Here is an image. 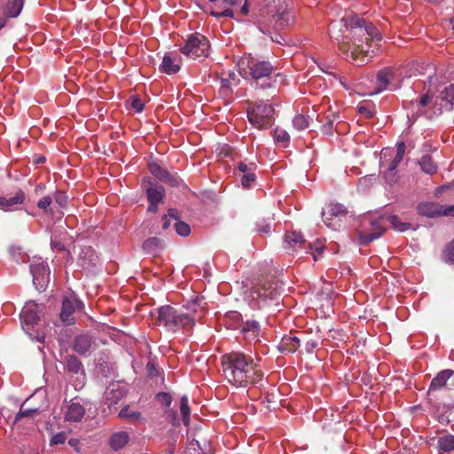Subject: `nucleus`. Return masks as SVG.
<instances>
[{
	"label": "nucleus",
	"mask_w": 454,
	"mask_h": 454,
	"mask_svg": "<svg viewBox=\"0 0 454 454\" xmlns=\"http://www.w3.org/2000/svg\"><path fill=\"white\" fill-rule=\"evenodd\" d=\"M329 35L337 41L340 51L347 59L358 66L373 58L374 51H369V41H380L381 35L370 21L357 15L343 17L329 25Z\"/></svg>",
	"instance_id": "obj_1"
},
{
	"label": "nucleus",
	"mask_w": 454,
	"mask_h": 454,
	"mask_svg": "<svg viewBox=\"0 0 454 454\" xmlns=\"http://www.w3.org/2000/svg\"><path fill=\"white\" fill-rule=\"evenodd\" d=\"M222 367L226 380L234 387H246L262 381L264 373L260 358L243 352H231L222 356Z\"/></svg>",
	"instance_id": "obj_2"
},
{
	"label": "nucleus",
	"mask_w": 454,
	"mask_h": 454,
	"mask_svg": "<svg viewBox=\"0 0 454 454\" xmlns=\"http://www.w3.org/2000/svg\"><path fill=\"white\" fill-rule=\"evenodd\" d=\"M260 18L256 20L259 30L264 35H271L275 31L290 27L294 24L295 18L284 0H262L259 8Z\"/></svg>",
	"instance_id": "obj_3"
},
{
	"label": "nucleus",
	"mask_w": 454,
	"mask_h": 454,
	"mask_svg": "<svg viewBox=\"0 0 454 454\" xmlns=\"http://www.w3.org/2000/svg\"><path fill=\"white\" fill-rule=\"evenodd\" d=\"M239 72L245 79H252L256 87L268 89L274 87L273 65L267 60H260L251 56L243 57L238 64Z\"/></svg>",
	"instance_id": "obj_4"
},
{
	"label": "nucleus",
	"mask_w": 454,
	"mask_h": 454,
	"mask_svg": "<svg viewBox=\"0 0 454 454\" xmlns=\"http://www.w3.org/2000/svg\"><path fill=\"white\" fill-rule=\"evenodd\" d=\"M156 312L155 324L164 326L169 332L183 331L189 333L195 325L194 316L173 306H160L156 309Z\"/></svg>",
	"instance_id": "obj_5"
},
{
	"label": "nucleus",
	"mask_w": 454,
	"mask_h": 454,
	"mask_svg": "<svg viewBox=\"0 0 454 454\" xmlns=\"http://www.w3.org/2000/svg\"><path fill=\"white\" fill-rule=\"evenodd\" d=\"M388 222L395 230L403 232L411 228L410 223L402 222L397 215H390L387 218L378 217L363 219L361 230L357 231L360 245H367L380 238L386 231L385 223Z\"/></svg>",
	"instance_id": "obj_6"
},
{
	"label": "nucleus",
	"mask_w": 454,
	"mask_h": 454,
	"mask_svg": "<svg viewBox=\"0 0 454 454\" xmlns=\"http://www.w3.org/2000/svg\"><path fill=\"white\" fill-rule=\"evenodd\" d=\"M43 309L33 301H27L20 313V321L23 330L33 339L43 341L44 334L39 333L40 314Z\"/></svg>",
	"instance_id": "obj_7"
},
{
	"label": "nucleus",
	"mask_w": 454,
	"mask_h": 454,
	"mask_svg": "<svg viewBox=\"0 0 454 454\" xmlns=\"http://www.w3.org/2000/svg\"><path fill=\"white\" fill-rule=\"evenodd\" d=\"M247 114L249 121L258 129H268L272 125L274 108L270 105L261 102L248 107Z\"/></svg>",
	"instance_id": "obj_8"
},
{
	"label": "nucleus",
	"mask_w": 454,
	"mask_h": 454,
	"mask_svg": "<svg viewBox=\"0 0 454 454\" xmlns=\"http://www.w3.org/2000/svg\"><path fill=\"white\" fill-rule=\"evenodd\" d=\"M180 51L184 55L192 59L207 57L209 54V42L206 36L200 34H192L189 35Z\"/></svg>",
	"instance_id": "obj_9"
},
{
	"label": "nucleus",
	"mask_w": 454,
	"mask_h": 454,
	"mask_svg": "<svg viewBox=\"0 0 454 454\" xmlns=\"http://www.w3.org/2000/svg\"><path fill=\"white\" fill-rule=\"evenodd\" d=\"M33 284L39 292L46 289L50 280V270L41 257H34L30 263Z\"/></svg>",
	"instance_id": "obj_10"
},
{
	"label": "nucleus",
	"mask_w": 454,
	"mask_h": 454,
	"mask_svg": "<svg viewBox=\"0 0 454 454\" xmlns=\"http://www.w3.org/2000/svg\"><path fill=\"white\" fill-rule=\"evenodd\" d=\"M347 213V209L343 205L338 203L330 204L327 211L322 212L323 221L328 228L337 231L340 228Z\"/></svg>",
	"instance_id": "obj_11"
},
{
	"label": "nucleus",
	"mask_w": 454,
	"mask_h": 454,
	"mask_svg": "<svg viewBox=\"0 0 454 454\" xmlns=\"http://www.w3.org/2000/svg\"><path fill=\"white\" fill-rule=\"evenodd\" d=\"M436 97L434 93L428 89L427 92L421 94L416 100L411 101V106L417 115L427 114L429 110L434 114H441L442 111H438L436 104H434Z\"/></svg>",
	"instance_id": "obj_12"
},
{
	"label": "nucleus",
	"mask_w": 454,
	"mask_h": 454,
	"mask_svg": "<svg viewBox=\"0 0 454 454\" xmlns=\"http://www.w3.org/2000/svg\"><path fill=\"white\" fill-rule=\"evenodd\" d=\"M281 285L278 281L263 280L254 286L253 294L263 301H275L280 294Z\"/></svg>",
	"instance_id": "obj_13"
},
{
	"label": "nucleus",
	"mask_w": 454,
	"mask_h": 454,
	"mask_svg": "<svg viewBox=\"0 0 454 454\" xmlns=\"http://www.w3.org/2000/svg\"><path fill=\"white\" fill-rule=\"evenodd\" d=\"M442 389L454 390V371L446 369L438 372L432 380L427 394L432 395Z\"/></svg>",
	"instance_id": "obj_14"
},
{
	"label": "nucleus",
	"mask_w": 454,
	"mask_h": 454,
	"mask_svg": "<svg viewBox=\"0 0 454 454\" xmlns=\"http://www.w3.org/2000/svg\"><path fill=\"white\" fill-rule=\"evenodd\" d=\"M73 349L81 356H89L98 348L95 337L90 333H81L74 337L72 345Z\"/></svg>",
	"instance_id": "obj_15"
},
{
	"label": "nucleus",
	"mask_w": 454,
	"mask_h": 454,
	"mask_svg": "<svg viewBox=\"0 0 454 454\" xmlns=\"http://www.w3.org/2000/svg\"><path fill=\"white\" fill-rule=\"evenodd\" d=\"M434 104L438 111L454 109V83L445 86L436 97Z\"/></svg>",
	"instance_id": "obj_16"
},
{
	"label": "nucleus",
	"mask_w": 454,
	"mask_h": 454,
	"mask_svg": "<svg viewBox=\"0 0 454 454\" xmlns=\"http://www.w3.org/2000/svg\"><path fill=\"white\" fill-rule=\"evenodd\" d=\"M432 415L440 424L454 427V405L435 404L432 409Z\"/></svg>",
	"instance_id": "obj_17"
},
{
	"label": "nucleus",
	"mask_w": 454,
	"mask_h": 454,
	"mask_svg": "<svg viewBox=\"0 0 454 454\" xmlns=\"http://www.w3.org/2000/svg\"><path fill=\"white\" fill-rule=\"evenodd\" d=\"M82 306V301L68 297H64L62 301V308L59 314L61 321L67 325H71L75 323V319L74 317V313L75 310V308H80Z\"/></svg>",
	"instance_id": "obj_18"
},
{
	"label": "nucleus",
	"mask_w": 454,
	"mask_h": 454,
	"mask_svg": "<svg viewBox=\"0 0 454 454\" xmlns=\"http://www.w3.org/2000/svg\"><path fill=\"white\" fill-rule=\"evenodd\" d=\"M301 336H297L293 333L283 336L279 343V350L281 352L294 353L301 346V342L303 340L302 337L305 336L303 333H300Z\"/></svg>",
	"instance_id": "obj_19"
},
{
	"label": "nucleus",
	"mask_w": 454,
	"mask_h": 454,
	"mask_svg": "<svg viewBox=\"0 0 454 454\" xmlns=\"http://www.w3.org/2000/svg\"><path fill=\"white\" fill-rule=\"evenodd\" d=\"M26 200V194L22 190H19L14 196H0V209L4 211L13 210L22 205Z\"/></svg>",
	"instance_id": "obj_20"
},
{
	"label": "nucleus",
	"mask_w": 454,
	"mask_h": 454,
	"mask_svg": "<svg viewBox=\"0 0 454 454\" xmlns=\"http://www.w3.org/2000/svg\"><path fill=\"white\" fill-rule=\"evenodd\" d=\"M419 215L434 218L442 215V206L435 202H421L418 205Z\"/></svg>",
	"instance_id": "obj_21"
},
{
	"label": "nucleus",
	"mask_w": 454,
	"mask_h": 454,
	"mask_svg": "<svg viewBox=\"0 0 454 454\" xmlns=\"http://www.w3.org/2000/svg\"><path fill=\"white\" fill-rule=\"evenodd\" d=\"M340 118V114L337 112L329 111L328 113L325 114L320 121L324 122L322 125L321 130L325 135H331L333 134V129H335L338 133L340 131L339 130V125L340 123H337L336 126H333V123L335 121H337Z\"/></svg>",
	"instance_id": "obj_22"
},
{
	"label": "nucleus",
	"mask_w": 454,
	"mask_h": 454,
	"mask_svg": "<svg viewBox=\"0 0 454 454\" xmlns=\"http://www.w3.org/2000/svg\"><path fill=\"white\" fill-rule=\"evenodd\" d=\"M238 168L241 173H243L241 178L242 185L246 188H248L250 184L254 183L256 179V176L254 174V170L256 168L255 164H246L244 162H239L238 165Z\"/></svg>",
	"instance_id": "obj_23"
},
{
	"label": "nucleus",
	"mask_w": 454,
	"mask_h": 454,
	"mask_svg": "<svg viewBox=\"0 0 454 454\" xmlns=\"http://www.w3.org/2000/svg\"><path fill=\"white\" fill-rule=\"evenodd\" d=\"M303 236L297 231L286 232L285 236V247L295 251L305 245Z\"/></svg>",
	"instance_id": "obj_24"
},
{
	"label": "nucleus",
	"mask_w": 454,
	"mask_h": 454,
	"mask_svg": "<svg viewBox=\"0 0 454 454\" xmlns=\"http://www.w3.org/2000/svg\"><path fill=\"white\" fill-rule=\"evenodd\" d=\"M85 409L79 403H71L65 412V419L67 421L78 422L83 418Z\"/></svg>",
	"instance_id": "obj_25"
},
{
	"label": "nucleus",
	"mask_w": 454,
	"mask_h": 454,
	"mask_svg": "<svg viewBox=\"0 0 454 454\" xmlns=\"http://www.w3.org/2000/svg\"><path fill=\"white\" fill-rule=\"evenodd\" d=\"M65 369L73 374L85 372L82 361L75 355H67L65 357Z\"/></svg>",
	"instance_id": "obj_26"
},
{
	"label": "nucleus",
	"mask_w": 454,
	"mask_h": 454,
	"mask_svg": "<svg viewBox=\"0 0 454 454\" xmlns=\"http://www.w3.org/2000/svg\"><path fill=\"white\" fill-rule=\"evenodd\" d=\"M393 78L394 71L391 68L380 70L377 74V92H381L387 90Z\"/></svg>",
	"instance_id": "obj_27"
},
{
	"label": "nucleus",
	"mask_w": 454,
	"mask_h": 454,
	"mask_svg": "<svg viewBox=\"0 0 454 454\" xmlns=\"http://www.w3.org/2000/svg\"><path fill=\"white\" fill-rule=\"evenodd\" d=\"M25 0H8L4 7V14L8 18H16L21 12Z\"/></svg>",
	"instance_id": "obj_28"
},
{
	"label": "nucleus",
	"mask_w": 454,
	"mask_h": 454,
	"mask_svg": "<svg viewBox=\"0 0 454 454\" xmlns=\"http://www.w3.org/2000/svg\"><path fill=\"white\" fill-rule=\"evenodd\" d=\"M129 440L128 433L120 431L114 433L109 438V446L114 450H119L122 449Z\"/></svg>",
	"instance_id": "obj_29"
},
{
	"label": "nucleus",
	"mask_w": 454,
	"mask_h": 454,
	"mask_svg": "<svg viewBox=\"0 0 454 454\" xmlns=\"http://www.w3.org/2000/svg\"><path fill=\"white\" fill-rule=\"evenodd\" d=\"M437 450L441 453L450 452L454 450V435L444 434L437 439Z\"/></svg>",
	"instance_id": "obj_30"
},
{
	"label": "nucleus",
	"mask_w": 454,
	"mask_h": 454,
	"mask_svg": "<svg viewBox=\"0 0 454 454\" xmlns=\"http://www.w3.org/2000/svg\"><path fill=\"white\" fill-rule=\"evenodd\" d=\"M246 339L255 340L260 333V325L255 320H247L242 327Z\"/></svg>",
	"instance_id": "obj_31"
},
{
	"label": "nucleus",
	"mask_w": 454,
	"mask_h": 454,
	"mask_svg": "<svg viewBox=\"0 0 454 454\" xmlns=\"http://www.w3.org/2000/svg\"><path fill=\"white\" fill-rule=\"evenodd\" d=\"M165 190L160 185L150 186L146 189V195L149 203L159 204L164 198Z\"/></svg>",
	"instance_id": "obj_32"
},
{
	"label": "nucleus",
	"mask_w": 454,
	"mask_h": 454,
	"mask_svg": "<svg viewBox=\"0 0 454 454\" xmlns=\"http://www.w3.org/2000/svg\"><path fill=\"white\" fill-rule=\"evenodd\" d=\"M419 163L421 170L428 175H434L437 171V164L428 154L422 156Z\"/></svg>",
	"instance_id": "obj_33"
},
{
	"label": "nucleus",
	"mask_w": 454,
	"mask_h": 454,
	"mask_svg": "<svg viewBox=\"0 0 454 454\" xmlns=\"http://www.w3.org/2000/svg\"><path fill=\"white\" fill-rule=\"evenodd\" d=\"M160 69L163 73L173 74L179 71L180 66L179 64H176L170 56L165 55L162 59Z\"/></svg>",
	"instance_id": "obj_34"
},
{
	"label": "nucleus",
	"mask_w": 454,
	"mask_h": 454,
	"mask_svg": "<svg viewBox=\"0 0 454 454\" xmlns=\"http://www.w3.org/2000/svg\"><path fill=\"white\" fill-rule=\"evenodd\" d=\"M203 299L196 297L194 300L187 302L186 305H184L181 309L184 310V312H189L192 316L195 317V320L200 318V316L197 317V313L199 309H202Z\"/></svg>",
	"instance_id": "obj_35"
},
{
	"label": "nucleus",
	"mask_w": 454,
	"mask_h": 454,
	"mask_svg": "<svg viewBox=\"0 0 454 454\" xmlns=\"http://www.w3.org/2000/svg\"><path fill=\"white\" fill-rule=\"evenodd\" d=\"M163 241L156 237H151L145 240L143 249L146 253H155L159 248H162Z\"/></svg>",
	"instance_id": "obj_36"
},
{
	"label": "nucleus",
	"mask_w": 454,
	"mask_h": 454,
	"mask_svg": "<svg viewBox=\"0 0 454 454\" xmlns=\"http://www.w3.org/2000/svg\"><path fill=\"white\" fill-rule=\"evenodd\" d=\"M188 397L186 395H184L181 397L180 400V412L182 415L183 422L185 426H188L190 423V415H191V409L189 407L188 403Z\"/></svg>",
	"instance_id": "obj_37"
},
{
	"label": "nucleus",
	"mask_w": 454,
	"mask_h": 454,
	"mask_svg": "<svg viewBox=\"0 0 454 454\" xmlns=\"http://www.w3.org/2000/svg\"><path fill=\"white\" fill-rule=\"evenodd\" d=\"M405 144L404 142H400L397 144L396 153L394 159L391 160L389 166L392 167V169L396 168L403 159L405 153Z\"/></svg>",
	"instance_id": "obj_38"
},
{
	"label": "nucleus",
	"mask_w": 454,
	"mask_h": 454,
	"mask_svg": "<svg viewBox=\"0 0 454 454\" xmlns=\"http://www.w3.org/2000/svg\"><path fill=\"white\" fill-rule=\"evenodd\" d=\"M307 248V253L310 254L313 256L314 260L317 261L318 255H320L323 253L325 249V245L321 240L317 239L314 243H309Z\"/></svg>",
	"instance_id": "obj_39"
},
{
	"label": "nucleus",
	"mask_w": 454,
	"mask_h": 454,
	"mask_svg": "<svg viewBox=\"0 0 454 454\" xmlns=\"http://www.w3.org/2000/svg\"><path fill=\"white\" fill-rule=\"evenodd\" d=\"M274 139L276 143L280 144L283 147H286L289 144L290 137L285 129L277 128L274 130Z\"/></svg>",
	"instance_id": "obj_40"
},
{
	"label": "nucleus",
	"mask_w": 454,
	"mask_h": 454,
	"mask_svg": "<svg viewBox=\"0 0 454 454\" xmlns=\"http://www.w3.org/2000/svg\"><path fill=\"white\" fill-rule=\"evenodd\" d=\"M123 396V393L120 389H112L106 393V402L108 406L116 404Z\"/></svg>",
	"instance_id": "obj_41"
},
{
	"label": "nucleus",
	"mask_w": 454,
	"mask_h": 454,
	"mask_svg": "<svg viewBox=\"0 0 454 454\" xmlns=\"http://www.w3.org/2000/svg\"><path fill=\"white\" fill-rule=\"evenodd\" d=\"M119 417L134 421L140 419L142 415L141 412L137 411H129V406H125L120 411Z\"/></svg>",
	"instance_id": "obj_42"
},
{
	"label": "nucleus",
	"mask_w": 454,
	"mask_h": 454,
	"mask_svg": "<svg viewBox=\"0 0 454 454\" xmlns=\"http://www.w3.org/2000/svg\"><path fill=\"white\" fill-rule=\"evenodd\" d=\"M149 170L153 176L158 178L160 181H162L166 176L168 177V171L162 168L157 163H151L149 165Z\"/></svg>",
	"instance_id": "obj_43"
},
{
	"label": "nucleus",
	"mask_w": 454,
	"mask_h": 454,
	"mask_svg": "<svg viewBox=\"0 0 454 454\" xmlns=\"http://www.w3.org/2000/svg\"><path fill=\"white\" fill-rule=\"evenodd\" d=\"M293 125L297 130H303L309 128V118L302 114H297L293 120Z\"/></svg>",
	"instance_id": "obj_44"
},
{
	"label": "nucleus",
	"mask_w": 454,
	"mask_h": 454,
	"mask_svg": "<svg viewBox=\"0 0 454 454\" xmlns=\"http://www.w3.org/2000/svg\"><path fill=\"white\" fill-rule=\"evenodd\" d=\"M174 225H175L176 233L180 236L186 237L191 233V228L189 226V224H187L184 222H182V221L175 222Z\"/></svg>",
	"instance_id": "obj_45"
},
{
	"label": "nucleus",
	"mask_w": 454,
	"mask_h": 454,
	"mask_svg": "<svg viewBox=\"0 0 454 454\" xmlns=\"http://www.w3.org/2000/svg\"><path fill=\"white\" fill-rule=\"evenodd\" d=\"M254 230L259 233L268 234L270 231V224L266 223L264 218H260L256 221Z\"/></svg>",
	"instance_id": "obj_46"
},
{
	"label": "nucleus",
	"mask_w": 454,
	"mask_h": 454,
	"mask_svg": "<svg viewBox=\"0 0 454 454\" xmlns=\"http://www.w3.org/2000/svg\"><path fill=\"white\" fill-rule=\"evenodd\" d=\"M36 412L37 409H24L22 405L20 411L15 416L14 423L19 422L23 418L32 417Z\"/></svg>",
	"instance_id": "obj_47"
},
{
	"label": "nucleus",
	"mask_w": 454,
	"mask_h": 454,
	"mask_svg": "<svg viewBox=\"0 0 454 454\" xmlns=\"http://www.w3.org/2000/svg\"><path fill=\"white\" fill-rule=\"evenodd\" d=\"M156 399L167 409H168L172 403V396L167 392L158 393L156 395Z\"/></svg>",
	"instance_id": "obj_48"
},
{
	"label": "nucleus",
	"mask_w": 454,
	"mask_h": 454,
	"mask_svg": "<svg viewBox=\"0 0 454 454\" xmlns=\"http://www.w3.org/2000/svg\"><path fill=\"white\" fill-rule=\"evenodd\" d=\"M384 179L390 185L395 184L397 181L396 168L392 169V167L389 166L387 171L384 173Z\"/></svg>",
	"instance_id": "obj_49"
},
{
	"label": "nucleus",
	"mask_w": 454,
	"mask_h": 454,
	"mask_svg": "<svg viewBox=\"0 0 454 454\" xmlns=\"http://www.w3.org/2000/svg\"><path fill=\"white\" fill-rule=\"evenodd\" d=\"M209 13L211 16L215 18H234V12L231 8H225L221 12L216 10H211Z\"/></svg>",
	"instance_id": "obj_50"
},
{
	"label": "nucleus",
	"mask_w": 454,
	"mask_h": 454,
	"mask_svg": "<svg viewBox=\"0 0 454 454\" xmlns=\"http://www.w3.org/2000/svg\"><path fill=\"white\" fill-rule=\"evenodd\" d=\"M443 256L446 262L454 263V239L445 247Z\"/></svg>",
	"instance_id": "obj_51"
},
{
	"label": "nucleus",
	"mask_w": 454,
	"mask_h": 454,
	"mask_svg": "<svg viewBox=\"0 0 454 454\" xmlns=\"http://www.w3.org/2000/svg\"><path fill=\"white\" fill-rule=\"evenodd\" d=\"M54 200L61 207L67 206L68 198L64 192L57 191L54 194Z\"/></svg>",
	"instance_id": "obj_52"
},
{
	"label": "nucleus",
	"mask_w": 454,
	"mask_h": 454,
	"mask_svg": "<svg viewBox=\"0 0 454 454\" xmlns=\"http://www.w3.org/2000/svg\"><path fill=\"white\" fill-rule=\"evenodd\" d=\"M130 104L131 108L134 109L137 113H141L145 106L144 102L137 97H132Z\"/></svg>",
	"instance_id": "obj_53"
},
{
	"label": "nucleus",
	"mask_w": 454,
	"mask_h": 454,
	"mask_svg": "<svg viewBox=\"0 0 454 454\" xmlns=\"http://www.w3.org/2000/svg\"><path fill=\"white\" fill-rule=\"evenodd\" d=\"M161 182H164L171 186L176 187L180 184L181 179L178 176H173L168 172V177L166 176Z\"/></svg>",
	"instance_id": "obj_54"
},
{
	"label": "nucleus",
	"mask_w": 454,
	"mask_h": 454,
	"mask_svg": "<svg viewBox=\"0 0 454 454\" xmlns=\"http://www.w3.org/2000/svg\"><path fill=\"white\" fill-rule=\"evenodd\" d=\"M51 203L52 198L51 196H44L38 200L37 207L40 209L46 210Z\"/></svg>",
	"instance_id": "obj_55"
},
{
	"label": "nucleus",
	"mask_w": 454,
	"mask_h": 454,
	"mask_svg": "<svg viewBox=\"0 0 454 454\" xmlns=\"http://www.w3.org/2000/svg\"><path fill=\"white\" fill-rule=\"evenodd\" d=\"M67 435L64 432H60L52 436L51 439V444L57 445V444H62L66 442Z\"/></svg>",
	"instance_id": "obj_56"
},
{
	"label": "nucleus",
	"mask_w": 454,
	"mask_h": 454,
	"mask_svg": "<svg viewBox=\"0 0 454 454\" xmlns=\"http://www.w3.org/2000/svg\"><path fill=\"white\" fill-rule=\"evenodd\" d=\"M51 245L57 251L66 250V244L62 240H57L56 237L51 239Z\"/></svg>",
	"instance_id": "obj_57"
},
{
	"label": "nucleus",
	"mask_w": 454,
	"mask_h": 454,
	"mask_svg": "<svg viewBox=\"0 0 454 454\" xmlns=\"http://www.w3.org/2000/svg\"><path fill=\"white\" fill-rule=\"evenodd\" d=\"M164 412L168 416L169 421L173 425H176L177 424V414H176V411L168 408V409L165 410Z\"/></svg>",
	"instance_id": "obj_58"
},
{
	"label": "nucleus",
	"mask_w": 454,
	"mask_h": 454,
	"mask_svg": "<svg viewBox=\"0 0 454 454\" xmlns=\"http://www.w3.org/2000/svg\"><path fill=\"white\" fill-rule=\"evenodd\" d=\"M317 345L318 341L317 340H307L305 341V349L308 353H311Z\"/></svg>",
	"instance_id": "obj_59"
},
{
	"label": "nucleus",
	"mask_w": 454,
	"mask_h": 454,
	"mask_svg": "<svg viewBox=\"0 0 454 454\" xmlns=\"http://www.w3.org/2000/svg\"><path fill=\"white\" fill-rule=\"evenodd\" d=\"M358 112H359L361 114H364V117H365L366 119H370V118H372V115H373L372 112L371 110H369V109L367 108V106H360L358 107Z\"/></svg>",
	"instance_id": "obj_60"
},
{
	"label": "nucleus",
	"mask_w": 454,
	"mask_h": 454,
	"mask_svg": "<svg viewBox=\"0 0 454 454\" xmlns=\"http://www.w3.org/2000/svg\"><path fill=\"white\" fill-rule=\"evenodd\" d=\"M442 215H452L454 216V206H448L443 207L442 206Z\"/></svg>",
	"instance_id": "obj_61"
},
{
	"label": "nucleus",
	"mask_w": 454,
	"mask_h": 454,
	"mask_svg": "<svg viewBox=\"0 0 454 454\" xmlns=\"http://www.w3.org/2000/svg\"><path fill=\"white\" fill-rule=\"evenodd\" d=\"M242 1L243 0H222L221 5L222 6H224V5L235 6V5L240 4Z\"/></svg>",
	"instance_id": "obj_62"
},
{
	"label": "nucleus",
	"mask_w": 454,
	"mask_h": 454,
	"mask_svg": "<svg viewBox=\"0 0 454 454\" xmlns=\"http://www.w3.org/2000/svg\"><path fill=\"white\" fill-rule=\"evenodd\" d=\"M167 216L173 218L176 222L179 221L178 220V212L176 209H173V208L169 209Z\"/></svg>",
	"instance_id": "obj_63"
},
{
	"label": "nucleus",
	"mask_w": 454,
	"mask_h": 454,
	"mask_svg": "<svg viewBox=\"0 0 454 454\" xmlns=\"http://www.w3.org/2000/svg\"><path fill=\"white\" fill-rule=\"evenodd\" d=\"M221 84H222V88L229 89L231 87V82L230 79L222 77L221 78Z\"/></svg>",
	"instance_id": "obj_64"
}]
</instances>
